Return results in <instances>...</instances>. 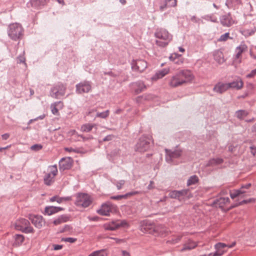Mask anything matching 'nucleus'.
Segmentation results:
<instances>
[{"label":"nucleus","instance_id":"nucleus-21","mask_svg":"<svg viewBox=\"0 0 256 256\" xmlns=\"http://www.w3.org/2000/svg\"><path fill=\"white\" fill-rule=\"evenodd\" d=\"M153 230L158 236H165L168 233V229L161 224L154 226Z\"/></svg>","mask_w":256,"mask_h":256},{"label":"nucleus","instance_id":"nucleus-3","mask_svg":"<svg viewBox=\"0 0 256 256\" xmlns=\"http://www.w3.org/2000/svg\"><path fill=\"white\" fill-rule=\"evenodd\" d=\"M152 140L150 136L142 135L140 137L134 146V150L140 152H144L150 148V142Z\"/></svg>","mask_w":256,"mask_h":256},{"label":"nucleus","instance_id":"nucleus-59","mask_svg":"<svg viewBox=\"0 0 256 256\" xmlns=\"http://www.w3.org/2000/svg\"><path fill=\"white\" fill-rule=\"evenodd\" d=\"M182 238V236H178L176 239L172 240V242L173 244H176L178 242L181 240Z\"/></svg>","mask_w":256,"mask_h":256},{"label":"nucleus","instance_id":"nucleus-50","mask_svg":"<svg viewBox=\"0 0 256 256\" xmlns=\"http://www.w3.org/2000/svg\"><path fill=\"white\" fill-rule=\"evenodd\" d=\"M125 181L124 180H120L116 183V186L118 190H120L122 186L124 185Z\"/></svg>","mask_w":256,"mask_h":256},{"label":"nucleus","instance_id":"nucleus-19","mask_svg":"<svg viewBox=\"0 0 256 256\" xmlns=\"http://www.w3.org/2000/svg\"><path fill=\"white\" fill-rule=\"evenodd\" d=\"M228 88L236 89L237 90H240L244 86L243 82L240 78L234 80V81L228 83Z\"/></svg>","mask_w":256,"mask_h":256},{"label":"nucleus","instance_id":"nucleus-5","mask_svg":"<svg viewBox=\"0 0 256 256\" xmlns=\"http://www.w3.org/2000/svg\"><path fill=\"white\" fill-rule=\"evenodd\" d=\"M14 228L16 230L28 234L33 232V228L30 226L29 221L25 218H20L16 222Z\"/></svg>","mask_w":256,"mask_h":256},{"label":"nucleus","instance_id":"nucleus-43","mask_svg":"<svg viewBox=\"0 0 256 256\" xmlns=\"http://www.w3.org/2000/svg\"><path fill=\"white\" fill-rule=\"evenodd\" d=\"M42 148V146L40 144H35L30 146V150L35 152L39 151Z\"/></svg>","mask_w":256,"mask_h":256},{"label":"nucleus","instance_id":"nucleus-38","mask_svg":"<svg viewBox=\"0 0 256 256\" xmlns=\"http://www.w3.org/2000/svg\"><path fill=\"white\" fill-rule=\"evenodd\" d=\"M198 181V178L196 176H192L188 179L187 181V185L190 186L192 184H194L197 183Z\"/></svg>","mask_w":256,"mask_h":256},{"label":"nucleus","instance_id":"nucleus-63","mask_svg":"<svg viewBox=\"0 0 256 256\" xmlns=\"http://www.w3.org/2000/svg\"><path fill=\"white\" fill-rule=\"evenodd\" d=\"M62 201H69L72 200V197L71 196H66V197H62Z\"/></svg>","mask_w":256,"mask_h":256},{"label":"nucleus","instance_id":"nucleus-2","mask_svg":"<svg viewBox=\"0 0 256 256\" xmlns=\"http://www.w3.org/2000/svg\"><path fill=\"white\" fill-rule=\"evenodd\" d=\"M154 36L158 40H156V44L160 47L166 46L172 40V36L166 29L160 28H157Z\"/></svg>","mask_w":256,"mask_h":256},{"label":"nucleus","instance_id":"nucleus-27","mask_svg":"<svg viewBox=\"0 0 256 256\" xmlns=\"http://www.w3.org/2000/svg\"><path fill=\"white\" fill-rule=\"evenodd\" d=\"M70 218V216L68 214H62L60 216H59L58 218L55 219L54 222L53 224L54 225H58L62 223L66 222L69 220Z\"/></svg>","mask_w":256,"mask_h":256},{"label":"nucleus","instance_id":"nucleus-8","mask_svg":"<svg viewBox=\"0 0 256 256\" xmlns=\"http://www.w3.org/2000/svg\"><path fill=\"white\" fill-rule=\"evenodd\" d=\"M48 172L44 177V182L47 186L52 185L54 182V177L58 174V168L56 165L51 166L48 167Z\"/></svg>","mask_w":256,"mask_h":256},{"label":"nucleus","instance_id":"nucleus-26","mask_svg":"<svg viewBox=\"0 0 256 256\" xmlns=\"http://www.w3.org/2000/svg\"><path fill=\"white\" fill-rule=\"evenodd\" d=\"M227 244L222 243L218 242L214 245V248L216 250L215 252L218 256H222L226 251L224 250L225 248H226Z\"/></svg>","mask_w":256,"mask_h":256},{"label":"nucleus","instance_id":"nucleus-60","mask_svg":"<svg viewBox=\"0 0 256 256\" xmlns=\"http://www.w3.org/2000/svg\"><path fill=\"white\" fill-rule=\"evenodd\" d=\"M178 56V54H172L170 57H169V58L170 60H171V61H172L174 62V60L175 58H177Z\"/></svg>","mask_w":256,"mask_h":256},{"label":"nucleus","instance_id":"nucleus-53","mask_svg":"<svg viewBox=\"0 0 256 256\" xmlns=\"http://www.w3.org/2000/svg\"><path fill=\"white\" fill-rule=\"evenodd\" d=\"M114 136L112 134H110L107 136H106L105 138H104L102 140V141L104 142H107V141H110L114 138Z\"/></svg>","mask_w":256,"mask_h":256},{"label":"nucleus","instance_id":"nucleus-6","mask_svg":"<svg viewBox=\"0 0 256 256\" xmlns=\"http://www.w3.org/2000/svg\"><path fill=\"white\" fill-rule=\"evenodd\" d=\"M166 162L169 164L174 163L176 159L180 158L182 153V150L180 148H176L174 150L165 149Z\"/></svg>","mask_w":256,"mask_h":256},{"label":"nucleus","instance_id":"nucleus-18","mask_svg":"<svg viewBox=\"0 0 256 256\" xmlns=\"http://www.w3.org/2000/svg\"><path fill=\"white\" fill-rule=\"evenodd\" d=\"M228 89L229 88L228 83L218 82L214 87L213 91L217 93L222 94Z\"/></svg>","mask_w":256,"mask_h":256},{"label":"nucleus","instance_id":"nucleus-52","mask_svg":"<svg viewBox=\"0 0 256 256\" xmlns=\"http://www.w3.org/2000/svg\"><path fill=\"white\" fill-rule=\"evenodd\" d=\"M25 60V58L23 56H20L17 58L18 63H24V64H26Z\"/></svg>","mask_w":256,"mask_h":256},{"label":"nucleus","instance_id":"nucleus-51","mask_svg":"<svg viewBox=\"0 0 256 256\" xmlns=\"http://www.w3.org/2000/svg\"><path fill=\"white\" fill-rule=\"evenodd\" d=\"M256 75V68L252 70L246 76V78H252Z\"/></svg>","mask_w":256,"mask_h":256},{"label":"nucleus","instance_id":"nucleus-32","mask_svg":"<svg viewBox=\"0 0 256 256\" xmlns=\"http://www.w3.org/2000/svg\"><path fill=\"white\" fill-rule=\"evenodd\" d=\"M224 160L221 158H212L208 160L206 163V166H214L220 164L223 162Z\"/></svg>","mask_w":256,"mask_h":256},{"label":"nucleus","instance_id":"nucleus-1","mask_svg":"<svg viewBox=\"0 0 256 256\" xmlns=\"http://www.w3.org/2000/svg\"><path fill=\"white\" fill-rule=\"evenodd\" d=\"M192 78L190 71L187 70H181L170 78L168 84L172 88L178 87L190 82Z\"/></svg>","mask_w":256,"mask_h":256},{"label":"nucleus","instance_id":"nucleus-40","mask_svg":"<svg viewBox=\"0 0 256 256\" xmlns=\"http://www.w3.org/2000/svg\"><path fill=\"white\" fill-rule=\"evenodd\" d=\"M169 70L168 69H163L158 72L156 73V76L158 78H161L166 76V74L168 73Z\"/></svg>","mask_w":256,"mask_h":256},{"label":"nucleus","instance_id":"nucleus-30","mask_svg":"<svg viewBox=\"0 0 256 256\" xmlns=\"http://www.w3.org/2000/svg\"><path fill=\"white\" fill-rule=\"evenodd\" d=\"M197 246V244L191 240H189L188 242L184 244L183 248L181 249L180 252H182L186 250H190L194 248Z\"/></svg>","mask_w":256,"mask_h":256},{"label":"nucleus","instance_id":"nucleus-45","mask_svg":"<svg viewBox=\"0 0 256 256\" xmlns=\"http://www.w3.org/2000/svg\"><path fill=\"white\" fill-rule=\"evenodd\" d=\"M50 202H57L60 204L62 202V197L60 198L57 196H54L52 197L50 199Z\"/></svg>","mask_w":256,"mask_h":256},{"label":"nucleus","instance_id":"nucleus-17","mask_svg":"<svg viewBox=\"0 0 256 256\" xmlns=\"http://www.w3.org/2000/svg\"><path fill=\"white\" fill-rule=\"evenodd\" d=\"M220 20L222 24L224 26L229 27L235 23V21L232 18L230 13L222 16Z\"/></svg>","mask_w":256,"mask_h":256},{"label":"nucleus","instance_id":"nucleus-13","mask_svg":"<svg viewBox=\"0 0 256 256\" xmlns=\"http://www.w3.org/2000/svg\"><path fill=\"white\" fill-rule=\"evenodd\" d=\"M73 160L70 158H62L59 162L60 171H64L70 169L72 166Z\"/></svg>","mask_w":256,"mask_h":256},{"label":"nucleus","instance_id":"nucleus-58","mask_svg":"<svg viewBox=\"0 0 256 256\" xmlns=\"http://www.w3.org/2000/svg\"><path fill=\"white\" fill-rule=\"evenodd\" d=\"M53 248L54 250H59L62 248V245H59V244H54Z\"/></svg>","mask_w":256,"mask_h":256},{"label":"nucleus","instance_id":"nucleus-29","mask_svg":"<svg viewBox=\"0 0 256 256\" xmlns=\"http://www.w3.org/2000/svg\"><path fill=\"white\" fill-rule=\"evenodd\" d=\"M14 239V242L13 243V246H20L24 242V237L23 235L20 234H14L13 236Z\"/></svg>","mask_w":256,"mask_h":256},{"label":"nucleus","instance_id":"nucleus-42","mask_svg":"<svg viewBox=\"0 0 256 256\" xmlns=\"http://www.w3.org/2000/svg\"><path fill=\"white\" fill-rule=\"evenodd\" d=\"M203 19H204L208 21H211L213 22H217V18L212 15H206L202 17Z\"/></svg>","mask_w":256,"mask_h":256},{"label":"nucleus","instance_id":"nucleus-28","mask_svg":"<svg viewBox=\"0 0 256 256\" xmlns=\"http://www.w3.org/2000/svg\"><path fill=\"white\" fill-rule=\"evenodd\" d=\"M138 193V192L134 191V192H128V193L126 194H125L112 196H110V198L112 200H122V198H127L128 197L130 196L136 194Z\"/></svg>","mask_w":256,"mask_h":256},{"label":"nucleus","instance_id":"nucleus-25","mask_svg":"<svg viewBox=\"0 0 256 256\" xmlns=\"http://www.w3.org/2000/svg\"><path fill=\"white\" fill-rule=\"evenodd\" d=\"M134 88H135V92L136 94H140L146 88V86L142 81H138L132 84Z\"/></svg>","mask_w":256,"mask_h":256},{"label":"nucleus","instance_id":"nucleus-47","mask_svg":"<svg viewBox=\"0 0 256 256\" xmlns=\"http://www.w3.org/2000/svg\"><path fill=\"white\" fill-rule=\"evenodd\" d=\"M254 202V199L252 198H250L248 200H242L238 204V205H242L244 204H248V203H251Z\"/></svg>","mask_w":256,"mask_h":256},{"label":"nucleus","instance_id":"nucleus-64","mask_svg":"<svg viewBox=\"0 0 256 256\" xmlns=\"http://www.w3.org/2000/svg\"><path fill=\"white\" fill-rule=\"evenodd\" d=\"M122 256H130V253L126 250H122Z\"/></svg>","mask_w":256,"mask_h":256},{"label":"nucleus","instance_id":"nucleus-7","mask_svg":"<svg viewBox=\"0 0 256 256\" xmlns=\"http://www.w3.org/2000/svg\"><path fill=\"white\" fill-rule=\"evenodd\" d=\"M66 90V86L59 82L51 88L50 94L54 98L59 99L64 95Z\"/></svg>","mask_w":256,"mask_h":256},{"label":"nucleus","instance_id":"nucleus-46","mask_svg":"<svg viewBox=\"0 0 256 256\" xmlns=\"http://www.w3.org/2000/svg\"><path fill=\"white\" fill-rule=\"evenodd\" d=\"M58 104H62V103L60 102H56L54 104V106L53 107L52 106V112L54 114H58V110L56 108V106Z\"/></svg>","mask_w":256,"mask_h":256},{"label":"nucleus","instance_id":"nucleus-22","mask_svg":"<svg viewBox=\"0 0 256 256\" xmlns=\"http://www.w3.org/2000/svg\"><path fill=\"white\" fill-rule=\"evenodd\" d=\"M176 0H164V2L160 6V10L161 12L164 11L168 7H174L176 6Z\"/></svg>","mask_w":256,"mask_h":256},{"label":"nucleus","instance_id":"nucleus-9","mask_svg":"<svg viewBox=\"0 0 256 256\" xmlns=\"http://www.w3.org/2000/svg\"><path fill=\"white\" fill-rule=\"evenodd\" d=\"M92 202L90 196L86 194L78 193L76 195L75 204L78 206L86 208Z\"/></svg>","mask_w":256,"mask_h":256},{"label":"nucleus","instance_id":"nucleus-57","mask_svg":"<svg viewBox=\"0 0 256 256\" xmlns=\"http://www.w3.org/2000/svg\"><path fill=\"white\" fill-rule=\"evenodd\" d=\"M190 20L192 22L195 23H198L200 21V19L197 18L196 16H192Z\"/></svg>","mask_w":256,"mask_h":256},{"label":"nucleus","instance_id":"nucleus-20","mask_svg":"<svg viewBox=\"0 0 256 256\" xmlns=\"http://www.w3.org/2000/svg\"><path fill=\"white\" fill-rule=\"evenodd\" d=\"M230 202V198L228 197H220L216 200L214 204L216 207H219L222 210H224V208Z\"/></svg>","mask_w":256,"mask_h":256},{"label":"nucleus","instance_id":"nucleus-14","mask_svg":"<svg viewBox=\"0 0 256 256\" xmlns=\"http://www.w3.org/2000/svg\"><path fill=\"white\" fill-rule=\"evenodd\" d=\"M112 204L110 202H107L103 204L101 208L97 210L98 214L102 216H108L112 212Z\"/></svg>","mask_w":256,"mask_h":256},{"label":"nucleus","instance_id":"nucleus-41","mask_svg":"<svg viewBox=\"0 0 256 256\" xmlns=\"http://www.w3.org/2000/svg\"><path fill=\"white\" fill-rule=\"evenodd\" d=\"M110 114V110H106L104 112H97L96 114V117L100 118H106Z\"/></svg>","mask_w":256,"mask_h":256},{"label":"nucleus","instance_id":"nucleus-49","mask_svg":"<svg viewBox=\"0 0 256 256\" xmlns=\"http://www.w3.org/2000/svg\"><path fill=\"white\" fill-rule=\"evenodd\" d=\"M70 226L66 224L63 228H60L59 231L60 232L62 233V232H66V231H68L70 230Z\"/></svg>","mask_w":256,"mask_h":256},{"label":"nucleus","instance_id":"nucleus-24","mask_svg":"<svg viewBox=\"0 0 256 256\" xmlns=\"http://www.w3.org/2000/svg\"><path fill=\"white\" fill-rule=\"evenodd\" d=\"M212 54L214 60L219 64H222L224 62V54L221 50H216L213 52Z\"/></svg>","mask_w":256,"mask_h":256},{"label":"nucleus","instance_id":"nucleus-61","mask_svg":"<svg viewBox=\"0 0 256 256\" xmlns=\"http://www.w3.org/2000/svg\"><path fill=\"white\" fill-rule=\"evenodd\" d=\"M251 186L250 184H247L245 185H243L241 186L240 189H242V190H244V189H248L250 188V187Z\"/></svg>","mask_w":256,"mask_h":256},{"label":"nucleus","instance_id":"nucleus-34","mask_svg":"<svg viewBox=\"0 0 256 256\" xmlns=\"http://www.w3.org/2000/svg\"><path fill=\"white\" fill-rule=\"evenodd\" d=\"M48 0H30V4L34 8H38L40 6H44L47 2Z\"/></svg>","mask_w":256,"mask_h":256},{"label":"nucleus","instance_id":"nucleus-54","mask_svg":"<svg viewBox=\"0 0 256 256\" xmlns=\"http://www.w3.org/2000/svg\"><path fill=\"white\" fill-rule=\"evenodd\" d=\"M250 152L254 156H256V146H253L250 147Z\"/></svg>","mask_w":256,"mask_h":256},{"label":"nucleus","instance_id":"nucleus-48","mask_svg":"<svg viewBox=\"0 0 256 256\" xmlns=\"http://www.w3.org/2000/svg\"><path fill=\"white\" fill-rule=\"evenodd\" d=\"M62 240L70 243H74L76 240V238H62Z\"/></svg>","mask_w":256,"mask_h":256},{"label":"nucleus","instance_id":"nucleus-62","mask_svg":"<svg viewBox=\"0 0 256 256\" xmlns=\"http://www.w3.org/2000/svg\"><path fill=\"white\" fill-rule=\"evenodd\" d=\"M2 138L4 140H7L10 137L8 134H4L2 136Z\"/></svg>","mask_w":256,"mask_h":256},{"label":"nucleus","instance_id":"nucleus-35","mask_svg":"<svg viewBox=\"0 0 256 256\" xmlns=\"http://www.w3.org/2000/svg\"><path fill=\"white\" fill-rule=\"evenodd\" d=\"M246 48V46L245 44L240 45L238 46L236 48V54L235 56V60L236 59H238L240 56L242 54L245 50Z\"/></svg>","mask_w":256,"mask_h":256},{"label":"nucleus","instance_id":"nucleus-10","mask_svg":"<svg viewBox=\"0 0 256 256\" xmlns=\"http://www.w3.org/2000/svg\"><path fill=\"white\" fill-rule=\"evenodd\" d=\"M128 224L126 220H116L110 222L105 226L106 230H114L120 227H128Z\"/></svg>","mask_w":256,"mask_h":256},{"label":"nucleus","instance_id":"nucleus-23","mask_svg":"<svg viewBox=\"0 0 256 256\" xmlns=\"http://www.w3.org/2000/svg\"><path fill=\"white\" fill-rule=\"evenodd\" d=\"M64 210V208L59 206H48L45 208L44 212L48 216L54 214L60 211Z\"/></svg>","mask_w":256,"mask_h":256},{"label":"nucleus","instance_id":"nucleus-16","mask_svg":"<svg viewBox=\"0 0 256 256\" xmlns=\"http://www.w3.org/2000/svg\"><path fill=\"white\" fill-rule=\"evenodd\" d=\"M30 220H31L32 223L37 228H41L44 224L42 216L30 215Z\"/></svg>","mask_w":256,"mask_h":256},{"label":"nucleus","instance_id":"nucleus-56","mask_svg":"<svg viewBox=\"0 0 256 256\" xmlns=\"http://www.w3.org/2000/svg\"><path fill=\"white\" fill-rule=\"evenodd\" d=\"M110 239L114 240L116 241V242L117 244H120L121 242H124L123 239H120L116 238H110Z\"/></svg>","mask_w":256,"mask_h":256},{"label":"nucleus","instance_id":"nucleus-37","mask_svg":"<svg viewBox=\"0 0 256 256\" xmlns=\"http://www.w3.org/2000/svg\"><path fill=\"white\" fill-rule=\"evenodd\" d=\"M246 192V191L244 190H242V189L236 190H234L233 192H232L230 194V196L231 198L234 199L236 197L239 196L241 194H244Z\"/></svg>","mask_w":256,"mask_h":256},{"label":"nucleus","instance_id":"nucleus-44","mask_svg":"<svg viewBox=\"0 0 256 256\" xmlns=\"http://www.w3.org/2000/svg\"><path fill=\"white\" fill-rule=\"evenodd\" d=\"M228 38H230V34L229 32H226L224 34H222L220 38H218V41L219 42H225Z\"/></svg>","mask_w":256,"mask_h":256},{"label":"nucleus","instance_id":"nucleus-11","mask_svg":"<svg viewBox=\"0 0 256 256\" xmlns=\"http://www.w3.org/2000/svg\"><path fill=\"white\" fill-rule=\"evenodd\" d=\"M76 92L78 94H82L88 92L92 89V86L90 82L84 81L76 84Z\"/></svg>","mask_w":256,"mask_h":256},{"label":"nucleus","instance_id":"nucleus-36","mask_svg":"<svg viewBox=\"0 0 256 256\" xmlns=\"http://www.w3.org/2000/svg\"><path fill=\"white\" fill-rule=\"evenodd\" d=\"M108 254L106 250L102 249L98 250H96L90 253L88 256H108Z\"/></svg>","mask_w":256,"mask_h":256},{"label":"nucleus","instance_id":"nucleus-55","mask_svg":"<svg viewBox=\"0 0 256 256\" xmlns=\"http://www.w3.org/2000/svg\"><path fill=\"white\" fill-rule=\"evenodd\" d=\"M174 62L178 64H180L183 62V61L180 59V56L178 55L177 58L174 60Z\"/></svg>","mask_w":256,"mask_h":256},{"label":"nucleus","instance_id":"nucleus-15","mask_svg":"<svg viewBox=\"0 0 256 256\" xmlns=\"http://www.w3.org/2000/svg\"><path fill=\"white\" fill-rule=\"evenodd\" d=\"M189 192V190L184 189L182 190H173L170 192V196L172 198H177L179 200L184 198L186 196L188 192Z\"/></svg>","mask_w":256,"mask_h":256},{"label":"nucleus","instance_id":"nucleus-39","mask_svg":"<svg viewBox=\"0 0 256 256\" xmlns=\"http://www.w3.org/2000/svg\"><path fill=\"white\" fill-rule=\"evenodd\" d=\"M256 32V28L254 27L252 29H247L244 30L242 34L246 36H249L254 34Z\"/></svg>","mask_w":256,"mask_h":256},{"label":"nucleus","instance_id":"nucleus-12","mask_svg":"<svg viewBox=\"0 0 256 256\" xmlns=\"http://www.w3.org/2000/svg\"><path fill=\"white\" fill-rule=\"evenodd\" d=\"M147 67V62L143 60H133L132 62V68L133 70L142 72Z\"/></svg>","mask_w":256,"mask_h":256},{"label":"nucleus","instance_id":"nucleus-4","mask_svg":"<svg viewBox=\"0 0 256 256\" xmlns=\"http://www.w3.org/2000/svg\"><path fill=\"white\" fill-rule=\"evenodd\" d=\"M23 32L24 30L20 24L15 23L9 26L8 35L12 40H16L21 39Z\"/></svg>","mask_w":256,"mask_h":256},{"label":"nucleus","instance_id":"nucleus-33","mask_svg":"<svg viewBox=\"0 0 256 256\" xmlns=\"http://www.w3.org/2000/svg\"><path fill=\"white\" fill-rule=\"evenodd\" d=\"M249 112L244 110H240L236 112L234 116L239 120H243L246 118Z\"/></svg>","mask_w":256,"mask_h":256},{"label":"nucleus","instance_id":"nucleus-31","mask_svg":"<svg viewBox=\"0 0 256 256\" xmlns=\"http://www.w3.org/2000/svg\"><path fill=\"white\" fill-rule=\"evenodd\" d=\"M97 124H82L80 127V130L82 132H90L94 128L97 129Z\"/></svg>","mask_w":256,"mask_h":256}]
</instances>
